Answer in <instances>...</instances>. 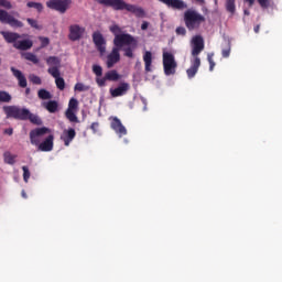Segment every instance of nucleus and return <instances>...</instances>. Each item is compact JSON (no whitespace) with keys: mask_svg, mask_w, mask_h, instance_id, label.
<instances>
[{"mask_svg":"<svg viewBox=\"0 0 282 282\" xmlns=\"http://www.w3.org/2000/svg\"><path fill=\"white\" fill-rule=\"evenodd\" d=\"M26 22L29 23V25H31V28H34L35 30H40L39 26V22L32 18H28Z\"/></svg>","mask_w":282,"mask_h":282,"instance_id":"40","label":"nucleus"},{"mask_svg":"<svg viewBox=\"0 0 282 282\" xmlns=\"http://www.w3.org/2000/svg\"><path fill=\"white\" fill-rule=\"evenodd\" d=\"M0 8H6L7 10H12V3L8 0H0Z\"/></svg>","mask_w":282,"mask_h":282,"instance_id":"41","label":"nucleus"},{"mask_svg":"<svg viewBox=\"0 0 282 282\" xmlns=\"http://www.w3.org/2000/svg\"><path fill=\"white\" fill-rule=\"evenodd\" d=\"M65 116L69 122H78V117L76 116V112L74 110H66Z\"/></svg>","mask_w":282,"mask_h":282,"instance_id":"30","label":"nucleus"},{"mask_svg":"<svg viewBox=\"0 0 282 282\" xmlns=\"http://www.w3.org/2000/svg\"><path fill=\"white\" fill-rule=\"evenodd\" d=\"M26 120H30L32 124H37V127H41L43 124V120L40 119L37 115L31 113L29 110V115L26 116Z\"/></svg>","mask_w":282,"mask_h":282,"instance_id":"25","label":"nucleus"},{"mask_svg":"<svg viewBox=\"0 0 282 282\" xmlns=\"http://www.w3.org/2000/svg\"><path fill=\"white\" fill-rule=\"evenodd\" d=\"M202 65V59L199 57H194L192 61V66L186 70L188 78H195V75L199 70V66Z\"/></svg>","mask_w":282,"mask_h":282,"instance_id":"18","label":"nucleus"},{"mask_svg":"<svg viewBox=\"0 0 282 282\" xmlns=\"http://www.w3.org/2000/svg\"><path fill=\"white\" fill-rule=\"evenodd\" d=\"M260 28H261L260 25H256V26H254V29H253V30H254L256 34H259V30H260Z\"/></svg>","mask_w":282,"mask_h":282,"instance_id":"51","label":"nucleus"},{"mask_svg":"<svg viewBox=\"0 0 282 282\" xmlns=\"http://www.w3.org/2000/svg\"><path fill=\"white\" fill-rule=\"evenodd\" d=\"M106 79L110 80L111 83H117V80H120V74H118V70L112 69L108 70L106 74Z\"/></svg>","mask_w":282,"mask_h":282,"instance_id":"23","label":"nucleus"},{"mask_svg":"<svg viewBox=\"0 0 282 282\" xmlns=\"http://www.w3.org/2000/svg\"><path fill=\"white\" fill-rule=\"evenodd\" d=\"M248 4L249 8H252L254 6V0H245ZM259 6H261L263 9L270 8V0H257Z\"/></svg>","mask_w":282,"mask_h":282,"instance_id":"26","label":"nucleus"},{"mask_svg":"<svg viewBox=\"0 0 282 282\" xmlns=\"http://www.w3.org/2000/svg\"><path fill=\"white\" fill-rule=\"evenodd\" d=\"M46 7L50 10H55L59 14H65L72 8V0H48Z\"/></svg>","mask_w":282,"mask_h":282,"instance_id":"7","label":"nucleus"},{"mask_svg":"<svg viewBox=\"0 0 282 282\" xmlns=\"http://www.w3.org/2000/svg\"><path fill=\"white\" fill-rule=\"evenodd\" d=\"M99 127H100V123L93 122L91 126H90V129H91L93 133H98Z\"/></svg>","mask_w":282,"mask_h":282,"instance_id":"45","label":"nucleus"},{"mask_svg":"<svg viewBox=\"0 0 282 282\" xmlns=\"http://www.w3.org/2000/svg\"><path fill=\"white\" fill-rule=\"evenodd\" d=\"M192 56L193 58H199V54L204 52V37H202L200 35H195L192 40Z\"/></svg>","mask_w":282,"mask_h":282,"instance_id":"10","label":"nucleus"},{"mask_svg":"<svg viewBox=\"0 0 282 282\" xmlns=\"http://www.w3.org/2000/svg\"><path fill=\"white\" fill-rule=\"evenodd\" d=\"M159 1L167 6V8H173L174 10H177V0H159Z\"/></svg>","mask_w":282,"mask_h":282,"instance_id":"31","label":"nucleus"},{"mask_svg":"<svg viewBox=\"0 0 282 282\" xmlns=\"http://www.w3.org/2000/svg\"><path fill=\"white\" fill-rule=\"evenodd\" d=\"M0 23L10 25V28H23V23L21 22V20H18L3 9H0Z\"/></svg>","mask_w":282,"mask_h":282,"instance_id":"9","label":"nucleus"},{"mask_svg":"<svg viewBox=\"0 0 282 282\" xmlns=\"http://www.w3.org/2000/svg\"><path fill=\"white\" fill-rule=\"evenodd\" d=\"M42 107L46 109L48 113H56V111H58V101L56 100L43 101Z\"/></svg>","mask_w":282,"mask_h":282,"instance_id":"21","label":"nucleus"},{"mask_svg":"<svg viewBox=\"0 0 282 282\" xmlns=\"http://www.w3.org/2000/svg\"><path fill=\"white\" fill-rule=\"evenodd\" d=\"M93 73L95 74V76H97L99 78V76H102V66L95 64L93 65Z\"/></svg>","mask_w":282,"mask_h":282,"instance_id":"38","label":"nucleus"},{"mask_svg":"<svg viewBox=\"0 0 282 282\" xmlns=\"http://www.w3.org/2000/svg\"><path fill=\"white\" fill-rule=\"evenodd\" d=\"M129 89V83H121L117 88H110V96L112 98H119L120 96H124Z\"/></svg>","mask_w":282,"mask_h":282,"instance_id":"14","label":"nucleus"},{"mask_svg":"<svg viewBox=\"0 0 282 282\" xmlns=\"http://www.w3.org/2000/svg\"><path fill=\"white\" fill-rule=\"evenodd\" d=\"M11 72L13 76L17 78L19 87L22 89H25L28 87V79L25 78V75L23 73L14 67H11Z\"/></svg>","mask_w":282,"mask_h":282,"instance_id":"17","label":"nucleus"},{"mask_svg":"<svg viewBox=\"0 0 282 282\" xmlns=\"http://www.w3.org/2000/svg\"><path fill=\"white\" fill-rule=\"evenodd\" d=\"M236 0H226V10L230 12V14H235L237 7L235 6Z\"/></svg>","mask_w":282,"mask_h":282,"instance_id":"29","label":"nucleus"},{"mask_svg":"<svg viewBox=\"0 0 282 282\" xmlns=\"http://www.w3.org/2000/svg\"><path fill=\"white\" fill-rule=\"evenodd\" d=\"M204 21H206V18L194 9H188L184 13V22L189 31L199 29V25H202Z\"/></svg>","mask_w":282,"mask_h":282,"instance_id":"4","label":"nucleus"},{"mask_svg":"<svg viewBox=\"0 0 282 282\" xmlns=\"http://www.w3.org/2000/svg\"><path fill=\"white\" fill-rule=\"evenodd\" d=\"M40 41H41V47H47V45H50L48 37H40Z\"/></svg>","mask_w":282,"mask_h":282,"instance_id":"44","label":"nucleus"},{"mask_svg":"<svg viewBox=\"0 0 282 282\" xmlns=\"http://www.w3.org/2000/svg\"><path fill=\"white\" fill-rule=\"evenodd\" d=\"M243 12H245V14H246L247 17H250V11L245 10Z\"/></svg>","mask_w":282,"mask_h":282,"instance_id":"52","label":"nucleus"},{"mask_svg":"<svg viewBox=\"0 0 282 282\" xmlns=\"http://www.w3.org/2000/svg\"><path fill=\"white\" fill-rule=\"evenodd\" d=\"M198 3H204V0H196Z\"/></svg>","mask_w":282,"mask_h":282,"instance_id":"54","label":"nucleus"},{"mask_svg":"<svg viewBox=\"0 0 282 282\" xmlns=\"http://www.w3.org/2000/svg\"><path fill=\"white\" fill-rule=\"evenodd\" d=\"M109 30L115 37L113 47L107 55L106 65L108 69H111L113 65L120 63V52H123V56L127 58H133V52L138 50V40L133 35L124 33L118 24H112Z\"/></svg>","mask_w":282,"mask_h":282,"instance_id":"1","label":"nucleus"},{"mask_svg":"<svg viewBox=\"0 0 282 282\" xmlns=\"http://www.w3.org/2000/svg\"><path fill=\"white\" fill-rule=\"evenodd\" d=\"M99 6H104L105 8H112L116 11L127 10V12H131L137 17V19H144L147 17V12L142 7H138L135 4L127 3L124 0H95Z\"/></svg>","mask_w":282,"mask_h":282,"instance_id":"3","label":"nucleus"},{"mask_svg":"<svg viewBox=\"0 0 282 282\" xmlns=\"http://www.w3.org/2000/svg\"><path fill=\"white\" fill-rule=\"evenodd\" d=\"M83 34H85V28H82L78 24H72L69 26V41H80V39H83Z\"/></svg>","mask_w":282,"mask_h":282,"instance_id":"12","label":"nucleus"},{"mask_svg":"<svg viewBox=\"0 0 282 282\" xmlns=\"http://www.w3.org/2000/svg\"><path fill=\"white\" fill-rule=\"evenodd\" d=\"M21 195L24 199H28V194L25 193V189H22Z\"/></svg>","mask_w":282,"mask_h":282,"instance_id":"50","label":"nucleus"},{"mask_svg":"<svg viewBox=\"0 0 282 282\" xmlns=\"http://www.w3.org/2000/svg\"><path fill=\"white\" fill-rule=\"evenodd\" d=\"M74 138H76V130L74 128L64 130L61 135V140L64 141L65 147H69V144H72V142L74 141Z\"/></svg>","mask_w":282,"mask_h":282,"instance_id":"15","label":"nucleus"},{"mask_svg":"<svg viewBox=\"0 0 282 282\" xmlns=\"http://www.w3.org/2000/svg\"><path fill=\"white\" fill-rule=\"evenodd\" d=\"M230 51H231L230 42H227L226 47L221 50L223 58H229L230 57Z\"/></svg>","mask_w":282,"mask_h":282,"instance_id":"35","label":"nucleus"},{"mask_svg":"<svg viewBox=\"0 0 282 282\" xmlns=\"http://www.w3.org/2000/svg\"><path fill=\"white\" fill-rule=\"evenodd\" d=\"M47 73L55 78V85L59 91H63L65 89V79L61 77V70L58 67H50L47 69Z\"/></svg>","mask_w":282,"mask_h":282,"instance_id":"11","label":"nucleus"},{"mask_svg":"<svg viewBox=\"0 0 282 282\" xmlns=\"http://www.w3.org/2000/svg\"><path fill=\"white\" fill-rule=\"evenodd\" d=\"M22 171H23V180L25 183H28L30 180V169L28 166L23 165Z\"/></svg>","mask_w":282,"mask_h":282,"instance_id":"39","label":"nucleus"},{"mask_svg":"<svg viewBox=\"0 0 282 282\" xmlns=\"http://www.w3.org/2000/svg\"><path fill=\"white\" fill-rule=\"evenodd\" d=\"M3 111L7 118H13L14 120H28V116H30V109L18 106H4Z\"/></svg>","mask_w":282,"mask_h":282,"instance_id":"5","label":"nucleus"},{"mask_svg":"<svg viewBox=\"0 0 282 282\" xmlns=\"http://www.w3.org/2000/svg\"><path fill=\"white\" fill-rule=\"evenodd\" d=\"M107 76L105 75L102 78H97L96 83L98 87H105V85H107Z\"/></svg>","mask_w":282,"mask_h":282,"instance_id":"42","label":"nucleus"},{"mask_svg":"<svg viewBox=\"0 0 282 282\" xmlns=\"http://www.w3.org/2000/svg\"><path fill=\"white\" fill-rule=\"evenodd\" d=\"M4 133H7V135H12V133H14V130L12 128L6 129Z\"/></svg>","mask_w":282,"mask_h":282,"instance_id":"49","label":"nucleus"},{"mask_svg":"<svg viewBox=\"0 0 282 282\" xmlns=\"http://www.w3.org/2000/svg\"><path fill=\"white\" fill-rule=\"evenodd\" d=\"M37 98H40V100H52V93L45 88H41L37 91Z\"/></svg>","mask_w":282,"mask_h":282,"instance_id":"24","label":"nucleus"},{"mask_svg":"<svg viewBox=\"0 0 282 282\" xmlns=\"http://www.w3.org/2000/svg\"><path fill=\"white\" fill-rule=\"evenodd\" d=\"M213 56H215V53H208L207 61L209 63V72H213L215 69V59H213Z\"/></svg>","mask_w":282,"mask_h":282,"instance_id":"37","label":"nucleus"},{"mask_svg":"<svg viewBox=\"0 0 282 282\" xmlns=\"http://www.w3.org/2000/svg\"><path fill=\"white\" fill-rule=\"evenodd\" d=\"M3 162H4V164L14 166V164H17V154H11L10 151H6L3 153Z\"/></svg>","mask_w":282,"mask_h":282,"instance_id":"22","label":"nucleus"},{"mask_svg":"<svg viewBox=\"0 0 282 282\" xmlns=\"http://www.w3.org/2000/svg\"><path fill=\"white\" fill-rule=\"evenodd\" d=\"M30 142L33 147L37 148V151L43 153H50L54 151V134L47 127L35 128L29 133Z\"/></svg>","mask_w":282,"mask_h":282,"instance_id":"2","label":"nucleus"},{"mask_svg":"<svg viewBox=\"0 0 282 282\" xmlns=\"http://www.w3.org/2000/svg\"><path fill=\"white\" fill-rule=\"evenodd\" d=\"M110 120V127L113 129L117 135H119V138L127 135V128L122 124V121H120L118 117H111Z\"/></svg>","mask_w":282,"mask_h":282,"instance_id":"13","label":"nucleus"},{"mask_svg":"<svg viewBox=\"0 0 282 282\" xmlns=\"http://www.w3.org/2000/svg\"><path fill=\"white\" fill-rule=\"evenodd\" d=\"M75 91H89V86L83 84V83H77L74 87Z\"/></svg>","mask_w":282,"mask_h":282,"instance_id":"36","label":"nucleus"},{"mask_svg":"<svg viewBox=\"0 0 282 282\" xmlns=\"http://www.w3.org/2000/svg\"><path fill=\"white\" fill-rule=\"evenodd\" d=\"M186 8H187V6L185 4L184 1L177 0V10H184Z\"/></svg>","mask_w":282,"mask_h":282,"instance_id":"46","label":"nucleus"},{"mask_svg":"<svg viewBox=\"0 0 282 282\" xmlns=\"http://www.w3.org/2000/svg\"><path fill=\"white\" fill-rule=\"evenodd\" d=\"M1 35L3 36L7 43H12L13 45L18 43L19 39H23V35L10 31H2Z\"/></svg>","mask_w":282,"mask_h":282,"instance_id":"16","label":"nucleus"},{"mask_svg":"<svg viewBox=\"0 0 282 282\" xmlns=\"http://www.w3.org/2000/svg\"><path fill=\"white\" fill-rule=\"evenodd\" d=\"M141 30H149V22L144 21V22L141 24Z\"/></svg>","mask_w":282,"mask_h":282,"instance_id":"48","label":"nucleus"},{"mask_svg":"<svg viewBox=\"0 0 282 282\" xmlns=\"http://www.w3.org/2000/svg\"><path fill=\"white\" fill-rule=\"evenodd\" d=\"M177 34H182V36H184V34H186V29H184L183 26H178Z\"/></svg>","mask_w":282,"mask_h":282,"instance_id":"47","label":"nucleus"},{"mask_svg":"<svg viewBox=\"0 0 282 282\" xmlns=\"http://www.w3.org/2000/svg\"><path fill=\"white\" fill-rule=\"evenodd\" d=\"M12 95L6 90H0V102H11Z\"/></svg>","mask_w":282,"mask_h":282,"instance_id":"28","label":"nucleus"},{"mask_svg":"<svg viewBox=\"0 0 282 282\" xmlns=\"http://www.w3.org/2000/svg\"><path fill=\"white\" fill-rule=\"evenodd\" d=\"M93 43L95 44V47L97 52H99L100 56H105L107 53V40H105V36L99 31H96L93 33Z\"/></svg>","mask_w":282,"mask_h":282,"instance_id":"8","label":"nucleus"},{"mask_svg":"<svg viewBox=\"0 0 282 282\" xmlns=\"http://www.w3.org/2000/svg\"><path fill=\"white\" fill-rule=\"evenodd\" d=\"M26 6L29 8H34L35 10H37V12H43V3H40V2H28Z\"/></svg>","mask_w":282,"mask_h":282,"instance_id":"33","label":"nucleus"},{"mask_svg":"<svg viewBox=\"0 0 282 282\" xmlns=\"http://www.w3.org/2000/svg\"><path fill=\"white\" fill-rule=\"evenodd\" d=\"M46 64L51 65V67H61V58L56 57V56H50L48 58H46Z\"/></svg>","mask_w":282,"mask_h":282,"instance_id":"27","label":"nucleus"},{"mask_svg":"<svg viewBox=\"0 0 282 282\" xmlns=\"http://www.w3.org/2000/svg\"><path fill=\"white\" fill-rule=\"evenodd\" d=\"M177 67V63L175 62V55L164 51L163 52V69L165 76H173L175 74V68Z\"/></svg>","mask_w":282,"mask_h":282,"instance_id":"6","label":"nucleus"},{"mask_svg":"<svg viewBox=\"0 0 282 282\" xmlns=\"http://www.w3.org/2000/svg\"><path fill=\"white\" fill-rule=\"evenodd\" d=\"M25 94H26V96L30 94V88L25 89Z\"/></svg>","mask_w":282,"mask_h":282,"instance_id":"53","label":"nucleus"},{"mask_svg":"<svg viewBox=\"0 0 282 282\" xmlns=\"http://www.w3.org/2000/svg\"><path fill=\"white\" fill-rule=\"evenodd\" d=\"M24 58H25L26 61H30V62L33 63L34 65H37V63H39V57H36V55L33 54V53H26V54L24 55Z\"/></svg>","mask_w":282,"mask_h":282,"instance_id":"34","label":"nucleus"},{"mask_svg":"<svg viewBox=\"0 0 282 282\" xmlns=\"http://www.w3.org/2000/svg\"><path fill=\"white\" fill-rule=\"evenodd\" d=\"M32 45H34V42H32V40H18V42L13 44V47L15 50H20L21 52H26V50H32Z\"/></svg>","mask_w":282,"mask_h":282,"instance_id":"19","label":"nucleus"},{"mask_svg":"<svg viewBox=\"0 0 282 282\" xmlns=\"http://www.w3.org/2000/svg\"><path fill=\"white\" fill-rule=\"evenodd\" d=\"M30 80H31V83H33V85H41V83H42L41 77H39L36 75H31Z\"/></svg>","mask_w":282,"mask_h":282,"instance_id":"43","label":"nucleus"},{"mask_svg":"<svg viewBox=\"0 0 282 282\" xmlns=\"http://www.w3.org/2000/svg\"><path fill=\"white\" fill-rule=\"evenodd\" d=\"M143 63L145 65L147 74H149V72H153V53H151V51H147L143 54Z\"/></svg>","mask_w":282,"mask_h":282,"instance_id":"20","label":"nucleus"},{"mask_svg":"<svg viewBox=\"0 0 282 282\" xmlns=\"http://www.w3.org/2000/svg\"><path fill=\"white\" fill-rule=\"evenodd\" d=\"M68 110L70 111H76L78 109V99L76 98H70L68 102Z\"/></svg>","mask_w":282,"mask_h":282,"instance_id":"32","label":"nucleus"}]
</instances>
